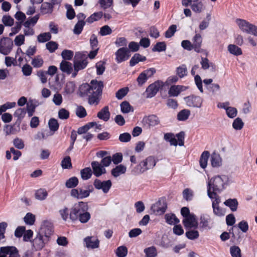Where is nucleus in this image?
I'll return each mask as SVG.
<instances>
[{"label":"nucleus","mask_w":257,"mask_h":257,"mask_svg":"<svg viewBox=\"0 0 257 257\" xmlns=\"http://www.w3.org/2000/svg\"><path fill=\"white\" fill-rule=\"evenodd\" d=\"M164 86V83L161 80H157L150 84L146 89V93L147 98L154 97L161 88Z\"/></svg>","instance_id":"6e6552de"},{"label":"nucleus","mask_w":257,"mask_h":257,"mask_svg":"<svg viewBox=\"0 0 257 257\" xmlns=\"http://www.w3.org/2000/svg\"><path fill=\"white\" fill-rule=\"evenodd\" d=\"M147 170L146 167L145 163L144 160L141 162L139 165H138L133 171L135 173L141 174L145 172Z\"/></svg>","instance_id":"bf43d9fd"},{"label":"nucleus","mask_w":257,"mask_h":257,"mask_svg":"<svg viewBox=\"0 0 257 257\" xmlns=\"http://www.w3.org/2000/svg\"><path fill=\"white\" fill-rule=\"evenodd\" d=\"M211 163L212 167H218L222 164V159L218 154L214 153L211 155Z\"/></svg>","instance_id":"c85d7f7f"},{"label":"nucleus","mask_w":257,"mask_h":257,"mask_svg":"<svg viewBox=\"0 0 257 257\" xmlns=\"http://www.w3.org/2000/svg\"><path fill=\"white\" fill-rule=\"evenodd\" d=\"M183 223L186 228H195L198 226V222L196 219L195 216L193 214L189 215L184 218Z\"/></svg>","instance_id":"6ab92c4d"},{"label":"nucleus","mask_w":257,"mask_h":257,"mask_svg":"<svg viewBox=\"0 0 257 257\" xmlns=\"http://www.w3.org/2000/svg\"><path fill=\"white\" fill-rule=\"evenodd\" d=\"M190 115V111L189 109H184L179 111L177 114V119L179 121L187 120Z\"/></svg>","instance_id":"e433bc0d"},{"label":"nucleus","mask_w":257,"mask_h":257,"mask_svg":"<svg viewBox=\"0 0 257 257\" xmlns=\"http://www.w3.org/2000/svg\"><path fill=\"white\" fill-rule=\"evenodd\" d=\"M227 50L230 54L234 56H239L242 54L241 48L234 44L228 45Z\"/></svg>","instance_id":"2f4dec72"},{"label":"nucleus","mask_w":257,"mask_h":257,"mask_svg":"<svg viewBox=\"0 0 257 257\" xmlns=\"http://www.w3.org/2000/svg\"><path fill=\"white\" fill-rule=\"evenodd\" d=\"M26 114V109L25 108H19L15 111L14 115L15 117H17L18 120L21 121L25 117Z\"/></svg>","instance_id":"864d4df0"},{"label":"nucleus","mask_w":257,"mask_h":257,"mask_svg":"<svg viewBox=\"0 0 257 257\" xmlns=\"http://www.w3.org/2000/svg\"><path fill=\"white\" fill-rule=\"evenodd\" d=\"M75 88L76 86L74 82H68L65 87V92L68 94H72L74 92Z\"/></svg>","instance_id":"6e6d98bb"},{"label":"nucleus","mask_w":257,"mask_h":257,"mask_svg":"<svg viewBox=\"0 0 257 257\" xmlns=\"http://www.w3.org/2000/svg\"><path fill=\"white\" fill-rule=\"evenodd\" d=\"M156 72L154 68H150L143 71L141 73L137 79V81L139 86H142L146 83L147 80L152 77Z\"/></svg>","instance_id":"9d476101"},{"label":"nucleus","mask_w":257,"mask_h":257,"mask_svg":"<svg viewBox=\"0 0 257 257\" xmlns=\"http://www.w3.org/2000/svg\"><path fill=\"white\" fill-rule=\"evenodd\" d=\"M93 169V173L96 177H99L102 174L106 173V170L104 167L98 162L93 161L91 163Z\"/></svg>","instance_id":"f3484780"},{"label":"nucleus","mask_w":257,"mask_h":257,"mask_svg":"<svg viewBox=\"0 0 257 257\" xmlns=\"http://www.w3.org/2000/svg\"><path fill=\"white\" fill-rule=\"evenodd\" d=\"M229 250L232 257H241V250L238 246H231Z\"/></svg>","instance_id":"8fccbe9b"},{"label":"nucleus","mask_w":257,"mask_h":257,"mask_svg":"<svg viewBox=\"0 0 257 257\" xmlns=\"http://www.w3.org/2000/svg\"><path fill=\"white\" fill-rule=\"evenodd\" d=\"M63 169H71L72 167L71 159L69 156L65 157L61 161Z\"/></svg>","instance_id":"e2e57ef3"},{"label":"nucleus","mask_w":257,"mask_h":257,"mask_svg":"<svg viewBox=\"0 0 257 257\" xmlns=\"http://www.w3.org/2000/svg\"><path fill=\"white\" fill-rule=\"evenodd\" d=\"M126 171V168L124 165L120 164L116 166L111 171V175L114 177H117L123 174Z\"/></svg>","instance_id":"b1692460"},{"label":"nucleus","mask_w":257,"mask_h":257,"mask_svg":"<svg viewBox=\"0 0 257 257\" xmlns=\"http://www.w3.org/2000/svg\"><path fill=\"white\" fill-rule=\"evenodd\" d=\"M127 252V248L124 245L118 247L115 250V254L117 257H125Z\"/></svg>","instance_id":"c03bdc74"},{"label":"nucleus","mask_w":257,"mask_h":257,"mask_svg":"<svg viewBox=\"0 0 257 257\" xmlns=\"http://www.w3.org/2000/svg\"><path fill=\"white\" fill-rule=\"evenodd\" d=\"M121 111L123 113H128L134 111V108L128 102L124 101L122 102L120 105Z\"/></svg>","instance_id":"c9c22d12"},{"label":"nucleus","mask_w":257,"mask_h":257,"mask_svg":"<svg viewBox=\"0 0 257 257\" xmlns=\"http://www.w3.org/2000/svg\"><path fill=\"white\" fill-rule=\"evenodd\" d=\"M53 10V5L47 2L43 3L42 4L40 8L41 13L43 15L51 14L52 13Z\"/></svg>","instance_id":"7c9ffc66"},{"label":"nucleus","mask_w":257,"mask_h":257,"mask_svg":"<svg viewBox=\"0 0 257 257\" xmlns=\"http://www.w3.org/2000/svg\"><path fill=\"white\" fill-rule=\"evenodd\" d=\"M200 64L202 68L204 70L207 69L210 67L215 68V65L212 63H209L208 59L206 58H201Z\"/></svg>","instance_id":"0e129e2a"},{"label":"nucleus","mask_w":257,"mask_h":257,"mask_svg":"<svg viewBox=\"0 0 257 257\" xmlns=\"http://www.w3.org/2000/svg\"><path fill=\"white\" fill-rule=\"evenodd\" d=\"M166 49V44L164 42H158L152 49L153 52H162Z\"/></svg>","instance_id":"5fc2aeb1"},{"label":"nucleus","mask_w":257,"mask_h":257,"mask_svg":"<svg viewBox=\"0 0 257 257\" xmlns=\"http://www.w3.org/2000/svg\"><path fill=\"white\" fill-rule=\"evenodd\" d=\"M53 232V225L52 223L48 221H44L40 230L39 234L43 237L45 236L46 238H48L52 234Z\"/></svg>","instance_id":"ddd939ff"},{"label":"nucleus","mask_w":257,"mask_h":257,"mask_svg":"<svg viewBox=\"0 0 257 257\" xmlns=\"http://www.w3.org/2000/svg\"><path fill=\"white\" fill-rule=\"evenodd\" d=\"M210 198L212 200V205L213 210V213L218 216H224L225 214L224 210L219 206L220 202V198L219 196H212Z\"/></svg>","instance_id":"4468645a"},{"label":"nucleus","mask_w":257,"mask_h":257,"mask_svg":"<svg viewBox=\"0 0 257 257\" xmlns=\"http://www.w3.org/2000/svg\"><path fill=\"white\" fill-rule=\"evenodd\" d=\"M73 63L75 71L85 69L88 64L87 54L84 52H77L75 55Z\"/></svg>","instance_id":"423d86ee"},{"label":"nucleus","mask_w":257,"mask_h":257,"mask_svg":"<svg viewBox=\"0 0 257 257\" xmlns=\"http://www.w3.org/2000/svg\"><path fill=\"white\" fill-rule=\"evenodd\" d=\"M142 122L145 127L150 128L159 124L160 120L157 115L151 114L144 116Z\"/></svg>","instance_id":"9b49d317"},{"label":"nucleus","mask_w":257,"mask_h":257,"mask_svg":"<svg viewBox=\"0 0 257 257\" xmlns=\"http://www.w3.org/2000/svg\"><path fill=\"white\" fill-rule=\"evenodd\" d=\"M85 25V22L78 21L77 23L75 24L73 31L74 34L76 35L80 34Z\"/></svg>","instance_id":"3c124183"},{"label":"nucleus","mask_w":257,"mask_h":257,"mask_svg":"<svg viewBox=\"0 0 257 257\" xmlns=\"http://www.w3.org/2000/svg\"><path fill=\"white\" fill-rule=\"evenodd\" d=\"M144 251L146 257H156L157 255V249L154 246L145 248Z\"/></svg>","instance_id":"a19ab883"},{"label":"nucleus","mask_w":257,"mask_h":257,"mask_svg":"<svg viewBox=\"0 0 257 257\" xmlns=\"http://www.w3.org/2000/svg\"><path fill=\"white\" fill-rule=\"evenodd\" d=\"M176 73L180 78H183L187 75V69L185 65L182 64L176 69Z\"/></svg>","instance_id":"a18cd8bd"},{"label":"nucleus","mask_w":257,"mask_h":257,"mask_svg":"<svg viewBox=\"0 0 257 257\" xmlns=\"http://www.w3.org/2000/svg\"><path fill=\"white\" fill-rule=\"evenodd\" d=\"M239 29L243 33L257 36V26L249 23L247 21L237 19L235 21Z\"/></svg>","instance_id":"20e7f679"},{"label":"nucleus","mask_w":257,"mask_h":257,"mask_svg":"<svg viewBox=\"0 0 257 257\" xmlns=\"http://www.w3.org/2000/svg\"><path fill=\"white\" fill-rule=\"evenodd\" d=\"M48 125L50 131L54 132L57 131L59 126L57 120L55 118H51L49 121Z\"/></svg>","instance_id":"4d7b16f0"},{"label":"nucleus","mask_w":257,"mask_h":257,"mask_svg":"<svg viewBox=\"0 0 257 257\" xmlns=\"http://www.w3.org/2000/svg\"><path fill=\"white\" fill-rule=\"evenodd\" d=\"M211 218L208 214H202L200 218V227L203 229H209L211 228L209 225Z\"/></svg>","instance_id":"5701e85b"},{"label":"nucleus","mask_w":257,"mask_h":257,"mask_svg":"<svg viewBox=\"0 0 257 257\" xmlns=\"http://www.w3.org/2000/svg\"><path fill=\"white\" fill-rule=\"evenodd\" d=\"M45 245V239L41 234L38 233L32 241V246L36 250L42 249Z\"/></svg>","instance_id":"aec40b11"},{"label":"nucleus","mask_w":257,"mask_h":257,"mask_svg":"<svg viewBox=\"0 0 257 257\" xmlns=\"http://www.w3.org/2000/svg\"><path fill=\"white\" fill-rule=\"evenodd\" d=\"M147 170L153 168L157 163L155 158L152 156H149L144 160Z\"/></svg>","instance_id":"58836bf2"},{"label":"nucleus","mask_w":257,"mask_h":257,"mask_svg":"<svg viewBox=\"0 0 257 257\" xmlns=\"http://www.w3.org/2000/svg\"><path fill=\"white\" fill-rule=\"evenodd\" d=\"M128 50L126 48L122 47L119 49L115 52L116 61L118 63H120L127 60L130 57V55L128 54Z\"/></svg>","instance_id":"2eb2a0df"},{"label":"nucleus","mask_w":257,"mask_h":257,"mask_svg":"<svg viewBox=\"0 0 257 257\" xmlns=\"http://www.w3.org/2000/svg\"><path fill=\"white\" fill-rule=\"evenodd\" d=\"M224 204L229 207L232 211L237 210L238 202L236 199H228L224 202Z\"/></svg>","instance_id":"f704fd0d"},{"label":"nucleus","mask_w":257,"mask_h":257,"mask_svg":"<svg viewBox=\"0 0 257 257\" xmlns=\"http://www.w3.org/2000/svg\"><path fill=\"white\" fill-rule=\"evenodd\" d=\"M93 185L95 189L101 190L104 193H107L112 186V183L110 180L101 181L96 179L93 182Z\"/></svg>","instance_id":"f8f14e48"},{"label":"nucleus","mask_w":257,"mask_h":257,"mask_svg":"<svg viewBox=\"0 0 257 257\" xmlns=\"http://www.w3.org/2000/svg\"><path fill=\"white\" fill-rule=\"evenodd\" d=\"M51 39V34L49 32L41 33L37 36V41L39 43H45Z\"/></svg>","instance_id":"de8ad7c7"},{"label":"nucleus","mask_w":257,"mask_h":257,"mask_svg":"<svg viewBox=\"0 0 257 257\" xmlns=\"http://www.w3.org/2000/svg\"><path fill=\"white\" fill-rule=\"evenodd\" d=\"M78 182V179L76 177H72L66 181L65 186L68 188L73 189L77 186Z\"/></svg>","instance_id":"79ce46f5"},{"label":"nucleus","mask_w":257,"mask_h":257,"mask_svg":"<svg viewBox=\"0 0 257 257\" xmlns=\"http://www.w3.org/2000/svg\"><path fill=\"white\" fill-rule=\"evenodd\" d=\"M92 171L90 168L87 167L82 169L80 171V175L82 179L86 180L91 178Z\"/></svg>","instance_id":"ea45409f"},{"label":"nucleus","mask_w":257,"mask_h":257,"mask_svg":"<svg viewBox=\"0 0 257 257\" xmlns=\"http://www.w3.org/2000/svg\"><path fill=\"white\" fill-rule=\"evenodd\" d=\"M103 83L101 81L92 80L90 84L84 83L79 87V95L81 97L88 96L90 105H97L102 94Z\"/></svg>","instance_id":"f03ea898"},{"label":"nucleus","mask_w":257,"mask_h":257,"mask_svg":"<svg viewBox=\"0 0 257 257\" xmlns=\"http://www.w3.org/2000/svg\"><path fill=\"white\" fill-rule=\"evenodd\" d=\"M203 0L192 1L191 9L196 14L202 13L205 9V6L203 3Z\"/></svg>","instance_id":"a211bd4d"},{"label":"nucleus","mask_w":257,"mask_h":257,"mask_svg":"<svg viewBox=\"0 0 257 257\" xmlns=\"http://www.w3.org/2000/svg\"><path fill=\"white\" fill-rule=\"evenodd\" d=\"M164 139L165 141L169 142L171 146H177L178 145L177 140L172 133L165 134Z\"/></svg>","instance_id":"4c0bfd02"},{"label":"nucleus","mask_w":257,"mask_h":257,"mask_svg":"<svg viewBox=\"0 0 257 257\" xmlns=\"http://www.w3.org/2000/svg\"><path fill=\"white\" fill-rule=\"evenodd\" d=\"M177 26L175 25L170 26L165 33V37L167 38L172 37L176 31Z\"/></svg>","instance_id":"338daca9"},{"label":"nucleus","mask_w":257,"mask_h":257,"mask_svg":"<svg viewBox=\"0 0 257 257\" xmlns=\"http://www.w3.org/2000/svg\"><path fill=\"white\" fill-rule=\"evenodd\" d=\"M183 198L186 201H190L193 197V191L189 189H185L182 193Z\"/></svg>","instance_id":"13d9d810"},{"label":"nucleus","mask_w":257,"mask_h":257,"mask_svg":"<svg viewBox=\"0 0 257 257\" xmlns=\"http://www.w3.org/2000/svg\"><path fill=\"white\" fill-rule=\"evenodd\" d=\"M25 222L29 225H33L35 221V216L31 213H27L24 218Z\"/></svg>","instance_id":"69168bd1"},{"label":"nucleus","mask_w":257,"mask_h":257,"mask_svg":"<svg viewBox=\"0 0 257 257\" xmlns=\"http://www.w3.org/2000/svg\"><path fill=\"white\" fill-rule=\"evenodd\" d=\"M165 217L166 221L169 224H176L179 222V220L174 214H166Z\"/></svg>","instance_id":"49530a36"},{"label":"nucleus","mask_w":257,"mask_h":257,"mask_svg":"<svg viewBox=\"0 0 257 257\" xmlns=\"http://www.w3.org/2000/svg\"><path fill=\"white\" fill-rule=\"evenodd\" d=\"M2 21L6 26L11 27L14 24V19L9 15H4Z\"/></svg>","instance_id":"052dcab7"},{"label":"nucleus","mask_w":257,"mask_h":257,"mask_svg":"<svg viewBox=\"0 0 257 257\" xmlns=\"http://www.w3.org/2000/svg\"><path fill=\"white\" fill-rule=\"evenodd\" d=\"M60 69L63 72L70 74L73 70L72 65L70 62L63 60L60 64Z\"/></svg>","instance_id":"393cba45"},{"label":"nucleus","mask_w":257,"mask_h":257,"mask_svg":"<svg viewBox=\"0 0 257 257\" xmlns=\"http://www.w3.org/2000/svg\"><path fill=\"white\" fill-rule=\"evenodd\" d=\"M146 60L145 56H142L140 54H135L130 61V65L131 66H134L139 62H143Z\"/></svg>","instance_id":"473e14b6"},{"label":"nucleus","mask_w":257,"mask_h":257,"mask_svg":"<svg viewBox=\"0 0 257 257\" xmlns=\"http://www.w3.org/2000/svg\"><path fill=\"white\" fill-rule=\"evenodd\" d=\"M110 112L108 106H105L97 113V117L104 121H107L110 118Z\"/></svg>","instance_id":"a878e982"},{"label":"nucleus","mask_w":257,"mask_h":257,"mask_svg":"<svg viewBox=\"0 0 257 257\" xmlns=\"http://www.w3.org/2000/svg\"><path fill=\"white\" fill-rule=\"evenodd\" d=\"M183 86L181 85H172L168 91V94L170 96H177L181 92L183 91Z\"/></svg>","instance_id":"bb28decb"},{"label":"nucleus","mask_w":257,"mask_h":257,"mask_svg":"<svg viewBox=\"0 0 257 257\" xmlns=\"http://www.w3.org/2000/svg\"><path fill=\"white\" fill-rule=\"evenodd\" d=\"M93 191L91 185H88L84 187H78L73 188L70 191V195L78 200H82L89 196Z\"/></svg>","instance_id":"39448f33"},{"label":"nucleus","mask_w":257,"mask_h":257,"mask_svg":"<svg viewBox=\"0 0 257 257\" xmlns=\"http://www.w3.org/2000/svg\"><path fill=\"white\" fill-rule=\"evenodd\" d=\"M37 105V102L33 100H30L27 103L26 111H27L28 116L29 117H31L33 115Z\"/></svg>","instance_id":"72a5a7b5"},{"label":"nucleus","mask_w":257,"mask_h":257,"mask_svg":"<svg viewBox=\"0 0 257 257\" xmlns=\"http://www.w3.org/2000/svg\"><path fill=\"white\" fill-rule=\"evenodd\" d=\"M47 196L48 193L47 191L44 189H40L36 191L35 193L36 198L38 200H44L46 198Z\"/></svg>","instance_id":"09e8293b"},{"label":"nucleus","mask_w":257,"mask_h":257,"mask_svg":"<svg viewBox=\"0 0 257 257\" xmlns=\"http://www.w3.org/2000/svg\"><path fill=\"white\" fill-rule=\"evenodd\" d=\"M193 49L197 53L201 52V46L202 42V39L200 34H196L192 39Z\"/></svg>","instance_id":"4be33fe9"},{"label":"nucleus","mask_w":257,"mask_h":257,"mask_svg":"<svg viewBox=\"0 0 257 257\" xmlns=\"http://www.w3.org/2000/svg\"><path fill=\"white\" fill-rule=\"evenodd\" d=\"M167 205L165 202L161 204L160 201L157 202L151 207V210L156 214L161 215L163 214L166 210Z\"/></svg>","instance_id":"412c9836"},{"label":"nucleus","mask_w":257,"mask_h":257,"mask_svg":"<svg viewBox=\"0 0 257 257\" xmlns=\"http://www.w3.org/2000/svg\"><path fill=\"white\" fill-rule=\"evenodd\" d=\"M85 246L87 248L95 249L99 246V240L93 236H87L84 239Z\"/></svg>","instance_id":"dca6fc26"},{"label":"nucleus","mask_w":257,"mask_h":257,"mask_svg":"<svg viewBox=\"0 0 257 257\" xmlns=\"http://www.w3.org/2000/svg\"><path fill=\"white\" fill-rule=\"evenodd\" d=\"M13 47L12 40L8 37H4L0 40V53L8 55L12 51Z\"/></svg>","instance_id":"0eeeda50"},{"label":"nucleus","mask_w":257,"mask_h":257,"mask_svg":"<svg viewBox=\"0 0 257 257\" xmlns=\"http://www.w3.org/2000/svg\"><path fill=\"white\" fill-rule=\"evenodd\" d=\"M89 206L87 202L79 201L69 209L67 207L60 209L59 213L63 220L66 221L68 219L72 221L79 220L82 223L88 222L91 215L88 211Z\"/></svg>","instance_id":"f257e3e1"},{"label":"nucleus","mask_w":257,"mask_h":257,"mask_svg":"<svg viewBox=\"0 0 257 257\" xmlns=\"http://www.w3.org/2000/svg\"><path fill=\"white\" fill-rule=\"evenodd\" d=\"M102 16V12H99L94 13L87 19L86 22L90 24L92 23L95 21H97L100 20Z\"/></svg>","instance_id":"37998d69"},{"label":"nucleus","mask_w":257,"mask_h":257,"mask_svg":"<svg viewBox=\"0 0 257 257\" xmlns=\"http://www.w3.org/2000/svg\"><path fill=\"white\" fill-rule=\"evenodd\" d=\"M228 182V178L225 175H218L211 178L207 183V195L209 198L218 196L217 193L222 191Z\"/></svg>","instance_id":"7ed1b4c3"},{"label":"nucleus","mask_w":257,"mask_h":257,"mask_svg":"<svg viewBox=\"0 0 257 257\" xmlns=\"http://www.w3.org/2000/svg\"><path fill=\"white\" fill-rule=\"evenodd\" d=\"M40 15L39 14L33 17H30L23 23V25L24 27H29V26L33 27L37 24Z\"/></svg>","instance_id":"c756f323"},{"label":"nucleus","mask_w":257,"mask_h":257,"mask_svg":"<svg viewBox=\"0 0 257 257\" xmlns=\"http://www.w3.org/2000/svg\"><path fill=\"white\" fill-rule=\"evenodd\" d=\"M244 125V122L239 117L236 118L233 121L232 127L235 130H241Z\"/></svg>","instance_id":"603ef678"},{"label":"nucleus","mask_w":257,"mask_h":257,"mask_svg":"<svg viewBox=\"0 0 257 257\" xmlns=\"http://www.w3.org/2000/svg\"><path fill=\"white\" fill-rule=\"evenodd\" d=\"M184 100L188 107L200 108L202 105L203 99L199 96L191 95L185 97Z\"/></svg>","instance_id":"1a4fd4ad"},{"label":"nucleus","mask_w":257,"mask_h":257,"mask_svg":"<svg viewBox=\"0 0 257 257\" xmlns=\"http://www.w3.org/2000/svg\"><path fill=\"white\" fill-rule=\"evenodd\" d=\"M14 246L1 247L0 248V257H8Z\"/></svg>","instance_id":"680f3d73"},{"label":"nucleus","mask_w":257,"mask_h":257,"mask_svg":"<svg viewBox=\"0 0 257 257\" xmlns=\"http://www.w3.org/2000/svg\"><path fill=\"white\" fill-rule=\"evenodd\" d=\"M210 156L209 152L208 151H204L201 155L200 160H199V164L200 167L205 169L206 168L207 165L208 160L209 157Z\"/></svg>","instance_id":"cd10ccee"},{"label":"nucleus","mask_w":257,"mask_h":257,"mask_svg":"<svg viewBox=\"0 0 257 257\" xmlns=\"http://www.w3.org/2000/svg\"><path fill=\"white\" fill-rule=\"evenodd\" d=\"M105 62L103 61H99L96 64V73L97 75H101L104 72L105 67Z\"/></svg>","instance_id":"774afa93"}]
</instances>
